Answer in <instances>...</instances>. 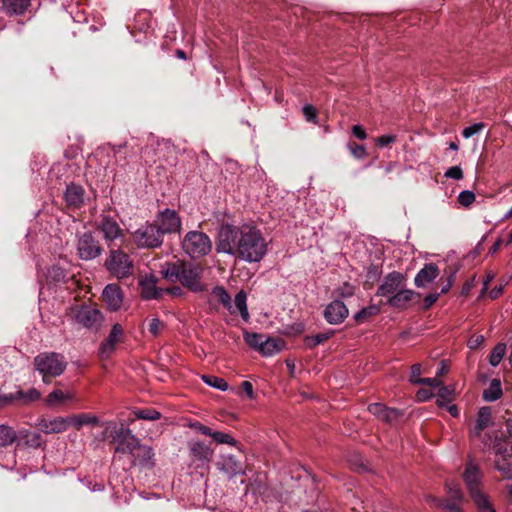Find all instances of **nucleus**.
<instances>
[{
    "mask_svg": "<svg viewBox=\"0 0 512 512\" xmlns=\"http://www.w3.org/2000/svg\"><path fill=\"white\" fill-rule=\"evenodd\" d=\"M216 251L244 262H259L267 252V242L253 226L222 225L218 231Z\"/></svg>",
    "mask_w": 512,
    "mask_h": 512,
    "instance_id": "nucleus-1",
    "label": "nucleus"
},
{
    "mask_svg": "<svg viewBox=\"0 0 512 512\" xmlns=\"http://www.w3.org/2000/svg\"><path fill=\"white\" fill-rule=\"evenodd\" d=\"M202 272L201 266L184 261L166 263L163 267V273L167 279L179 281L192 292H202L206 289L205 284L201 281Z\"/></svg>",
    "mask_w": 512,
    "mask_h": 512,
    "instance_id": "nucleus-2",
    "label": "nucleus"
},
{
    "mask_svg": "<svg viewBox=\"0 0 512 512\" xmlns=\"http://www.w3.org/2000/svg\"><path fill=\"white\" fill-rule=\"evenodd\" d=\"M33 363L46 383L49 382V378L60 376L67 367L64 356L56 352L40 353L34 358Z\"/></svg>",
    "mask_w": 512,
    "mask_h": 512,
    "instance_id": "nucleus-3",
    "label": "nucleus"
},
{
    "mask_svg": "<svg viewBox=\"0 0 512 512\" xmlns=\"http://www.w3.org/2000/svg\"><path fill=\"white\" fill-rule=\"evenodd\" d=\"M104 265L109 273L117 279L128 278L134 271L133 260L120 249L111 250Z\"/></svg>",
    "mask_w": 512,
    "mask_h": 512,
    "instance_id": "nucleus-4",
    "label": "nucleus"
},
{
    "mask_svg": "<svg viewBox=\"0 0 512 512\" xmlns=\"http://www.w3.org/2000/svg\"><path fill=\"white\" fill-rule=\"evenodd\" d=\"M182 248L192 258L207 255L212 249L209 237L201 231H190L182 240Z\"/></svg>",
    "mask_w": 512,
    "mask_h": 512,
    "instance_id": "nucleus-5",
    "label": "nucleus"
},
{
    "mask_svg": "<svg viewBox=\"0 0 512 512\" xmlns=\"http://www.w3.org/2000/svg\"><path fill=\"white\" fill-rule=\"evenodd\" d=\"M132 236L138 248L154 249L160 247L163 243V237L154 223L141 226L133 232Z\"/></svg>",
    "mask_w": 512,
    "mask_h": 512,
    "instance_id": "nucleus-6",
    "label": "nucleus"
},
{
    "mask_svg": "<svg viewBox=\"0 0 512 512\" xmlns=\"http://www.w3.org/2000/svg\"><path fill=\"white\" fill-rule=\"evenodd\" d=\"M161 236L165 234L180 233L182 221L175 210L165 209L156 215L153 221Z\"/></svg>",
    "mask_w": 512,
    "mask_h": 512,
    "instance_id": "nucleus-7",
    "label": "nucleus"
},
{
    "mask_svg": "<svg viewBox=\"0 0 512 512\" xmlns=\"http://www.w3.org/2000/svg\"><path fill=\"white\" fill-rule=\"evenodd\" d=\"M73 319L86 328H95L102 322L100 311L91 306H80L71 309Z\"/></svg>",
    "mask_w": 512,
    "mask_h": 512,
    "instance_id": "nucleus-8",
    "label": "nucleus"
},
{
    "mask_svg": "<svg viewBox=\"0 0 512 512\" xmlns=\"http://www.w3.org/2000/svg\"><path fill=\"white\" fill-rule=\"evenodd\" d=\"M77 252L81 259L92 260L101 254L102 247L90 232H85L78 238Z\"/></svg>",
    "mask_w": 512,
    "mask_h": 512,
    "instance_id": "nucleus-9",
    "label": "nucleus"
},
{
    "mask_svg": "<svg viewBox=\"0 0 512 512\" xmlns=\"http://www.w3.org/2000/svg\"><path fill=\"white\" fill-rule=\"evenodd\" d=\"M114 441L116 442V453L134 455V452L137 450L138 447H140L139 439L132 434L130 429L127 428H120L116 432Z\"/></svg>",
    "mask_w": 512,
    "mask_h": 512,
    "instance_id": "nucleus-10",
    "label": "nucleus"
},
{
    "mask_svg": "<svg viewBox=\"0 0 512 512\" xmlns=\"http://www.w3.org/2000/svg\"><path fill=\"white\" fill-rule=\"evenodd\" d=\"M190 466L197 464V467L211 462L214 450L202 441H191L188 444Z\"/></svg>",
    "mask_w": 512,
    "mask_h": 512,
    "instance_id": "nucleus-11",
    "label": "nucleus"
},
{
    "mask_svg": "<svg viewBox=\"0 0 512 512\" xmlns=\"http://www.w3.org/2000/svg\"><path fill=\"white\" fill-rule=\"evenodd\" d=\"M124 338V330L118 323L114 324L109 335L101 342L99 347V356L102 359H108L115 351L116 345L121 343Z\"/></svg>",
    "mask_w": 512,
    "mask_h": 512,
    "instance_id": "nucleus-12",
    "label": "nucleus"
},
{
    "mask_svg": "<svg viewBox=\"0 0 512 512\" xmlns=\"http://www.w3.org/2000/svg\"><path fill=\"white\" fill-rule=\"evenodd\" d=\"M481 477L479 467L476 464L469 462L465 468L463 479L471 499L476 497V494L481 495L485 493L480 486Z\"/></svg>",
    "mask_w": 512,
    "mask_h": 512,
    "instance_id": "nucleus-13",
    "label": "nucleus"
},
{
    "mask_svg": "<svg viewBox=\"0 0 512 512\" xmlns=\"http://www.w3.org/2000/svg\"><path fill=\"white\" fill-rule=\"evenodd\" d=\"M404 281V275L399 272H392L385 277L383 283L378 288L377 294L386 297L388 300L404 287Z\"/></svg>",
    "mask_w": 512,
    "mask_h": 512,
    "instance_id": "nucleus-14",
    "label": "nucleus"
},
{
    "mask_svg": "<svg viewBox=\"0 0 512 512\" xmlns=\"http://www.w3.org/2000/svg\"><path fill=\"white\" fill-rule=\"evenodd\" d=\"M64 199L69 208L79 209L85 202V190L82 186L71 183L66 187Z\"/></svg>",
    "mask_w": 512,
    "mask_h": 512,
    "instance_id": "nucleus-15",
    "label": "nucleus"
},
{
    "mask_svg": "<svg viewBox=\"0 0 512 512\" xmlns=\"http://www.w3.org/2000/svg\"><path fill=\"white\" fill-rule=\"evenodd\" d=\"M348 313L349 311L345 304L339 300H335L328 304L324 311V316L330 324H339L344 321Z\"/></svg>",
    "mask_w": 512,
    "mask_h": 512,
    "instance_id": "nucleus-16",
    "label": "nucleus"
},
{
    "mask_svg": "<svg viewBox=\"0 0 512 512\" xmlns=\"http://www.w3.org/2000/svg\"><path fill=\"white\" fill-rule=\"evenodd\" d=\"M39 429L45 434H58L68 430L67 417H55L52 419H40L38 422Z\"/></svg>",
    "mask_w": 512,
    "mask_h": 512,
    "instance_id": "nucleus-17",
    "label": "nucleus"
},
{
    "mask_svg": "<svg viewBox=\"0 0 512 512\" xmlns=\"http://www.w3.org/2000/svg\"><path fill=\"white\" fill-rule=\"evenodd\" d=\"M102 297L110 310L116 311L122 306L123 295L120 287L116 284L107 285L103 290Z\"/></svg>",
    "mask_w": 512,
    "mask_h": 512,
    "instance_id": "nucleus-18",
    "label": "nucleus"
},
{
    "mask_svg": "<svg viewBox=\"0 0 512 512\" xmlns=\"http://www.w3.org/2000/svg\"><path fill=\"white\" fill-rule=\"evenodd\" d=\"M99 229L106 241H114L123 237V230L119 224L110 217H103Z\"/></svg>",
    "mask_w": 512,
    "mask_h": 512,
    "instance_id": "nucleus-19",
    "label": "nucleus"
},
{
    "mask_svg": "<svg viewBox=\"0 0 512 512\" xmlns=\"http://www.w3.org/2000/svg\"><path fill=\"white\" fill-rule=\"evenodd\" d=\"M368 411L378 419L392 423L400 417V412L396 409L388 408L381 403H374L368 406Z\"/></svg>",
    "mask_w": 512,
    "mask_h": 512,
    "instance_id": "nucleus-20",
    "label": "nucleus"
},
{
    "mask_svg": "<svg viewBox=\"0 0 512 512\" xmlns=\"http://www.w3.org/2000/svg\"><path fill=\"white\" fill-rule=\"evenodd\" d=\"M439 275L438 267L429 263L426 264L415 276L414 283L419 288H424L432 283Z\"/></svg>",
    "mask_w": 512,
    "mask_h": 512,
    "instance_id": "nucleus-21",
    "label": "nucleus"
},
{
    "mask_svg": "<svg viewBox=\"0 0 512 512\" xmlns=\"http://www.w3.org/2000/svg\"><path fill=\"white\" fill-rule=\"evenodd\" d=\"M416 293L410 289L401 288L395 295L387 300V304L394 309H407Z\"/></svg>",
    "mask_w": 512,
    "mask_h": 512,
    "instance_id": "nucleus-22",
    "label": "nucleus"
},
{
    "mask_svg": "<svg viewBox=\"0 0 512 512\" xmlns=\"http://www.w3.org/2000/svg\"><path fill=\"white\" fill-rule=\"evenodd\" d=\"M68 427H73L80 430L84 425L97 426L100 425V419L90 413H80L67 416Z\"/></svg>",
    "mask_w": 512,
    "mask_h": 512,
    "instance_id": "nucleus-23",
    "label": "nucleus"
},
{
    "mask_svg": "<svg viewBox=\"0 0 512 512\" xmlns=\"http://www.w3.org/2000/svg\"><path fill=\"white\" fill-rule=\"evenodd\" d=\"M491 423V410L488 407L480 408L475 427L470 431V437L475 439L481 436L482 431Z\"/></svg>",
    "mask_w": 512,
    "mask_h": 512,
    "instance_id": "nucleus-24",
    "label": "nucleus"
},
{
    "mask_svg": "<svg viewBox=\"0 0 512 512\" xmlns=\"http://www.w3.org/2000/svg\"><path fill=\"white\" fill-rule=\"evenodd\" d=\"M219 465L228 479L244 473L242 465L233 456L224 457Z\"/></svg>",
    "mask_w": 512,
    "mask_h": 512,
    "instance_id": "nucleus-25",
    "label": "nucleus"
},
{
    "mask_svg": "<svg viewBox=\"0 0 512 512\" xmlns=\"http://www.w3.org/2000/svg\"><path fill=\"white\" fill-rule=\"evenodd\" d=\"M31 0H1L2 9L9 15H21L30 6Z\"/></svg>",
    "mask_w": 512,
    "mask_h": 512,
    "instance_id": "nucleus-26",
    "label": "nucleus"
},
{
    "mask_svg": "<svg viewBox=\"0 0 512 512\" xmlns=\"http://www.w3.org/2000/svg\"><path fill=\"white\" fill-rule=\"evenodd\" d=\"M141 295L145 299L158 298L161 292L156 287V278L154 276H147L141 282Z\"/></svg>",
    "mask_w": 512,
    "mask_h": 512,
    "instance_id": "nucleus-27",
    "label": "nucleus"
},
{
    "mask_svg": "<svg viewBox=\"0 0 512 512\" xmlns=\"http://www.w3.org/2000/svg\"><path fill=\"white\" fill-rule=\"evenodd\" d=\"M284 347V342L280 338L266 337L259 353L263 356H272L280 352Z\"/></svg>",
    "mask_w": 512,
    "mask_h": 512,
    "instance_id": "nucleus-28",
    "label": "nucleus"
},
{
    "mask_svg": "<svg viewBox=\"0 0 512 512\" xmlns=\"http://www.w3.org/2000/svg\"><path fill=\"white\" fill-rule=\"evenodd\" d=\"M214 298L220 302L231 314H235L231 297L228 292L222 286H216L212 290Z\"/></svg>",
    "mask_w": 512,
    "mask_h": 512,
    "instance_id": "nucleus-29",
    "label": "nucleus"
},
{
    "mask_svg": "<svg viewBox=\"0 0 512 512\" xmlns=\"http://www.w3.org/2000/svg\"><path fill=\"white\" fill-rule=\"evenodd\" d=\"M502 396L501 382L498 379H493L490 385L483 392L485 401L492 402L498 400Z\"/></svg>",
    "mask_w": 512,
    "mask_h": 512,
    "instance_id": "nucleus-30",
    "label": "nucleus"
},
{
    "mask_svg": "<svg viewBox=\"0 0 512 512\" xmlns=\"http://www.w3.org/2000/svg\"><path fill=\"white\" fill-rule=\"evenodd\" d=\"M247 296L246 293L241 290L235 296L233 309H235V313L239 312L241 317L247 321L249 319V312L246 304Z\"/></svg>",
    "mask_w": 512,
    "mask_h": 512,
    "instance_id": "nucleus-31",
    "label": "nucleus"
},
{
    "mask_svg": "<svg viewBox=\"0 0 512 512\" xmlns=\"http://www.w3.org/2000/svg\"><path fill=\"white\" fill-rule=\"evenodd\" d=\"M72 398H73V394L71 392H64L62 390H54L47 396L46 403L48 406L54 407V406H58L65 400H71Z\"/></svg>",
    "mask_w": 512,
    "mask_h": 512,
    "instance_id": "nucleus-32",
    "label": "nucleus"
},
{
    "mask_svg": "<svg viewBox=\"0 0 512 512\" xmlns=\"http://www.w3.org/2000/svg\"><path fill=\"white\" fill-rule=\"evenodd\" d=\"M472 501L478 509V512H496L489 495L486 493L481 495L476 494V497L472 498Z\"/></svg>",
    "mask_w": 512,
    "mask_h": 512,
    "instance_id": "nucleus-33",
    "label": "nucleus"
},
{
    "mask_svg": "<svg viewBox=\"0 0 512 512\" xmlns=\"http://www.w3.org/2000/svg\"><path fill=\"white\" fill-rule=\"evenodd\" d=\"M454 395L455 389L453 386L442 385L438 390V406L444 407L446 404H449L454 399Z\"/></svg>",
    "mask_w": 512,
    "mask_h": 512,
    "instance_id": "nucleus-34",
    "label": "nucleus"
},
{
    "mask_svg": "<svg viewBox=\"0 0 512 512\" xmlns=\"http://www.w3.org/2000/svg\"><path fill=\"white\" fill-rule=\"evenodd\" d=\"M494 463L495 469L501 473L503 478H512V465L507 457H496Z\"/></svg>",
    "mask_w": 512,
    "mask_h": 512,
    "instance_id": "nucleus-35",
    "label": "nucleus"
},
{
    "mask_svg": "<svg viewBox=\"0 0 512 512\" xmlns=\"http://www.w3.org/2000/svg\"><path fill=\"white\" fill-rule=\"evenodd\" d=\"M16 439V432L11 427L0 425V447L11 445Z\"/></svg>",
    "mask_w": 512,
    "mask_h": 512,
    "instance_id": "nucleus-36",
    "label": "nucleus"
},
{
    "mask_svg": "<svg viewBox=\"0 0 512 512\" xmlns=\"http://www.w3.org/2000/svg\"><path fill=\"white\" fill-rule=\"evenodd\" d=\"M496 457H507L512 454V442L508 439H501L493 446Z\"/></svg>",
    "mask_w": 512,
    "mask_h": 512,
    "instance_id": "nucleus-37",
    "label": "nucleus"
},
{
    "mask_svg": "<svg viewBox=\"0 0 512 512\" xmlns=\"http://www.w3.org/2000/svg\"><path fill=\"white\" fill-rule=\"evenodd\" d=\"M267 336L258 333L244 332L245 342L254 350L260 351L263 342Z\"/></svg>",
    "mask_w": 512,
    "mask_h": 512,
    "instance_id": "nucleus-38",
    "label": "nucleus"
},
{
    "mask_svg": "<svg viewBox=\"0 0 512 512\" xmlns=\"http://www.w3.org/2000/svg\"><path fill=\"white\" fill-rule=\"evenodd\" d=\"M506 353V345L504 343L497 344L491 351L489 356V363L492 366H497L503 359Z\"/></svg>",
    "mask_w": 512,
    "mask_h": 512,
    "instance_id": "nucleus-39",
    "label": "nucleus"
},
{
    "mask_svg": "<svg viewBox=\"0 0 512 512\" xmlns=\"http://www.w3.org/2000/svg\"><path fill=\"white\" fill-rule=\"evenodd\" d=\"M40 397V392L35 388H31L27 392L18 391L16 393V398L23 400V402L26 404L37 401L40 399Z\"/></svg>",
    "mask_w": 512,
    "mask_h": 512,
    "instance_id": "nucleus-40",
    "label": "nucleus"
},
{
    "mask_svg": "<svg viewBox=\"0 0 512 512\" xmlns=\"http://www.w3.org/2000/svg\"><path fill=\"white\" fill-rule=\"evenodd\" d=\"M202 379L206 384L218 390L226 391L228 389V383L223 378L203 375Z\"/></svg>",
    "mask_w": 512,
    "mask_h": 512,
    "instance_id": "nucleus-41",
    "label": "nucleus"
},
{
    "mask_svg": "<svg viewBox=\"0 0 512 512\" xmlns=\"http://www.w3.org/2000/svg\"><path fill=\"white\" fill-rule=\"evenodd\" d=\"M209 436L217 443V444H228V445H236V440L227 433L212 431Z\"/></svg>",
    "mask_w": 512,
    "mask_h": 512,
    "instance_id": "nucleus-42",
    "label": "nucleus"
},
{
    "mask_svg": "<svg viewBox=\"0 0 512 512\" xmlns=\"http://www.w3.org/2000/svg\"><path fill=\"white\" fill-rule=\"evenodd\" d=\"M380 312V308L377 305H370L363 308L361 311L355 314L354 318L358 322H362L366 318L376 315Z\"/></svg>",
    "mask_w": 512,
    "mask_h": 512,
    "instance_id": "nucleus-43",
    "label": "nucleus"
},
{
    "mask_svg": "<svg viewBox=\"0 0 512 512\" xmlns=\"http://www.w3.org/2000/svg\"><path fill=\"white\" fill-rule=\"evenodd\" d=\"M136 418L143 420H158L161 417L160 412L154 409L138 410L135 413Z\"/></svg>",
    "mask_w": 512,
    "mask_h": 512,
    "instance_id": "nucleus-44",
    "label": "nucleus"
},
{
    "mask_svg": "<svg viewBox=\"0 0 512 512\" xmlns=\"http://www.w3.org/2000/svg\"><path fill=\"white\" fill-rule=\"evenodd\" d=\"M411 383L413 384H423V385H427L431 388H440L443 383L442 381L438 378V377H433V378H417V379H412L411 380Z\"/></svg>",
    "mask_w": 512,
    "mask_h": 512,
    "instance_id": "nucleus-45",
    "label": "nucleus"
},
{
    "mask_svg": "<svg viewBox=\"0 0 512 512\" xmlns=\"http://www.w3.org/2000/svg\"><path fill=\"white\" fill-rule=\"evenodd\" d=\"M475 199H476L475 194L469 190L462 191L458 195V202L463 207H469L471 204L474 203Z\"/></svg>",
    "mask_w": 512,
    "mask_h": 512,
    "instance_id": "nucleus-46",
    "label": "nucleus"
},
{
    "mask_svg": "<svg viewBox=\"0 0 512 512\" xmlns=\"http://www.w3.org/2000/svg\"><path fill=\"white\" fill-rule=\"evenodd\" d=\"M396 140H397L396 135L385 134V135H381V136L375 138L374 141H375L376 146H378L379 148H384V147L390 146L391 144L395 143Z\"/></svg>",
    "mask_w": 512,
    "mask_h": 512,
    "instance_id": "nucleus-47",
    "label": "nucleus"
},
{
    "mask_svg": "<svg viewBox=\"0 0 512 512\" xmlns=\"http://www.w3.org/2000/svg\"><path fill=\"white\" fill-rule=\"evenodd\" d=\"M302 111H303L304 117L307 121L317 124V122H318L317 110L313 105L305 104L302 108Z\"/></svg>",
    "mask_w": 512,
    "mask_h": 512,
    "instance_id": "nucleus-48",
    "label": "nucleus"
},
{
    "mask_svg": "<svg viewBox=\"0 0 512 512\" xmlns=\"http://www.w3.org/2000/svg\"><path fill=\"white\" fill-rule=\"evenodd\" d=\"M331 337V333H320L315 336L307 337L306 343L309 347H315L318 344L328 340Z\"/></svg>",
    "mask_w": 512,
    "mask_h": 512,
    "instance_id": "nucleus-49",
    "label": "nucleus"
},
{
    "mask_svg": "<svg viewBox=\"0 0 512 512\" xmlns=\"http://www.w3.org/2000/svg\"><path fill=\"white\" fill-rule=\"evenodd\" d=\"M348 147L351 154L357 159H363L367 156L366 148L363 145L353 143L349 144Z\"/></svg>",
    "mask_w": 512,
    "mask_h": 512,
    "instance_id": "nucleus-50",
    "label": "nucleus"
},
{
    "mask_svg": "<svg viewBox=\"0 0 512 512\" xmlns=\"http://www.w3.org/2000/svg\"><path fill=\"white\" fill-rule=\"evenodd\" d=\"M485 125L484 123L482 122H479V123H475L469 127H466L462 134L465 138H470L471 136H473L474 134L482 131L484 129Z\"/></svg>",
    "mask_w": 512,
    "mask_h": 512,
    "instance_id": "nucleus-51",
    "label": "nucleus"
},
{
    "mask_svg": "<svg viewBox=\"0 0 512 512\" xmlns=\"http://www.w3.org/2000/svg\"><path fill=\"white\" fill-rule=\"evenodd\" d=\"M445 177L460 180L463 178V171L459 166H453L445 172Z\"/></svg>",
    "mask_w": 512,
    "mask_h": 512,
    "instance_id": "nucleus-52",
    "label": "nucleus"
},
{
    "mask_svg": "<svg viewBox=\"0 0 512 512\" xmlns=\"http://www.w3.org/2000/svg\"><path fill=\"white\" fill-rule=\"evenodd\" d=\"M163 329V323L158 318H153L150 321L149 324V331L154 335L157 336L160 334V332Z\"/></svg>",
    "mask_w": 512,
    "mask_h": 512,
    "instance_id": "nucleus-53",
    "label": "nucleus"
},
{
    "mask_svg": "<svg viewBox=\"0 0 512 512\" xmlns=\"http://www.w3.org/2000/svg\"><path fill=\"white\" fill-rule=\"evenodd\" d=\"M439 507L443 508L447 512H463L462 509L459 507L458 503L455 502H439Z\"/></svg>",
    "mask_w": 512,
    "mask_h": 512,
    "instance_id": "nucleus-54",
    "label": "nucleus"
},
{
    "mask_svg": "<svg viewBox=\"0 0 512 512\" xmlns=\"http://www.w3.org/2000/svg\"><path fill=\"white\" fill-rule=\"evenodd\" d=\"M188 427L202 433L203 435L209 436V434H211V429L200 422H191L188 424Z\"/></svg>",
    "mask_w": 512,
    "mask_h": 512,
    "instance_id": "nucleus-55",
    "label": "nucleus"
},
{
    "mask_svg": "<svg viewBox=\"0 0 512 512\" xmlns=\"http://www.w3.org/2000/svg\"><path fill=\"white\" fill-rule=\"evenodd\" d=\"M434 393L429 389H419L416 393V399L419 402H424L431 399Z\"/></svg>",
    "mask_w": 512,
    "mask_h": 512,
    "instance_id": "nucleus-56",
    "label": "nucleus"
},
{
    "mask_svg": "<svg viewBox=\"0 0 512 512\" xmlns=\"http://www.w3.org/2000/svg\"><path fill=\"white\" fill-rule=\"evenodd\" d=\"M354 294V287L348 283H344L342 287L338 289V295L341 297H350Z\"/></svg>",
    "mask_w": 512,
    "mask_h": 512,
    "instance_id": "nucleus-57",
    "label": "nucleus"
},
{
    "mask_svg": "<svg viewBox=\"0 0 512 512\" xmlns=\"http://www.w3.org/2000/svg\"><path fill=\"white\" fill-rule=\"evenodd\" d=\"M352 134L360 140H365L367 138L365 129L359 124L352 127Z\"/></svg>",
    "mask_w": 512,
    "mask_h": 512,
    "instance_id": "nucleus-58",
    "label": "nucleus"
},
{
    "mask_svg": "<svg viewBox=\"0 0 512 512\" xmlns=\"http://www.w3.org/2000/svg\"><path fill=\"white\" fill-rule=\"evenodd\" d=\"M484 341H485V338L483 335H477V336L469 339L468 346L471 349H476V348L480 347L484 343Z\"/></svg>",
    "mask_w": 512,
    "mask_h": 512,
    "instance_id": "nucleus-59",
    "label": "nucleus"
},
{
    "mask_svg": "<svg viewBox=\"0 0 512 512\" xmlns=\"http://www.w3.org/2000/svg\"><path fill=\"white\" fill-rule=\"evenodd\" d=\"M140 452H142L143 458L145 461L152 460L154 453L151 447L143 446L140 444V447L137 448Z\"/></svg>",
    "mask_w": 512,
    "mask_h": 512,
    "instance_id": "nucleus-60",
    "label": "nucleus"
},
{
    "mask_svg": "<svg viewBox=\"0 0 512 512\" xmlns=\"http://www.w3.org/2000/svg\"><path fill=\"white\" fill-rule=\"evenodd\" d=\"M241 387L250 400L255 398V394H254V390H253V386H252L251 382L244 381V382H242Z\"/></svg>",
    "mask_w": 512,
    "mask_h": 512,
    "instance_id": "nucleus-61",
    "label": "nucleus"
},
{
    "mask_svg": "<svg viewBox=\"0 0 512 512\" xmlns=\"http://www.w3.org/2000/svg\"><path fill=\"white\" fill-rule=\"evenodd\" d=\"M439 293H431L424 298V308H430L439 298Z\"/></svg>",
    "mask_w": 512,
    "mask_h": 512,
    "instance_id": "nucleus-62",
    "label": "nucleus"
},
{
    "mask_svg": "<svg viewBox=\"0 0 512 512\" xmlns=\"http://www.w3.org/2000/svg\"><path fill=\"white\" fill-rule=\"evenodd\" d=\"M422 373L421 365L420 364H414L411 366V375H410V381L412 379L421 378L420 375Z\"/></svg>",
    "mask_w": 512,
    "mask_h": 512,
    "instance_id": "nucleus-63",
    "label": "nucleus"
},
{
    "mask_svg": "<svg viewBox=\"0 0 512 512\" xmlns=\"http://www.w3.org/2000/svg\"><path fill=\"white\" fill-rule=\"evenodd\" d=\"M451 499L455 503H460L463 501V494L459 489H455L451 491Z\"/></svg>",
    "mask_w": 512,
    "mask_h": 512,
    "instance_id": "nucleus-64",
    "label": "nucleus"
}]
</instances>
